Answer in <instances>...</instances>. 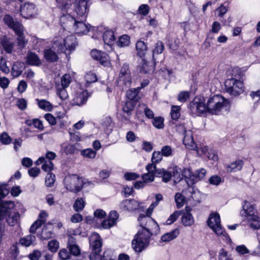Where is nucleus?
I'll list each match as a JSON object with an SVG mask.
<instances>
[{
  "label": "nucleus",
  "instance_id": "obj_1",
  "mask_svg": "<svg viewBox=\"0 0 260 260\" xmlns=\"http://www.w3.org/2000/svg\"><path fill=\"white\" fill-rule=\"evenodd\" d=\"M230 107L229 100L221 94L210 96L206 104L200 99L196 98L189 105L190 113L193 115H199L205 112L212 115H219L228 111Z\"/></svg>",
  "mask_w": 260,
  "mask_h": 260
},
{
  "label": "nucleus",
  "instance_id": "obj_2",
  "mask_svg": "<svg viewBox=\"0 0 260 260\" xmlns=\"http://www.w3.org/2000/svg\"><path fill=\"white\" fill-rule=\"evenodd\" d=\"M60 37H57L54 39L53 40V47L57 48V52L58 53L65 52L66 51H69L71 52L75 50L76 46L78 45V42L77 39L74 35H71L64 37L66 34L65 30H62V32L60 31Z\"/></svg>",
  "mask_w": 260,
  "mask_h": 260
},
{
  "label": "nucleus",
  "instance_id": "obj_3",
  "mask_svg": "<svg viewBox=\"0 0 260 260\" xmlns=\"http://www.w3.org/2000/svg\"><path fill=\"white\" fill-rule=\"evenodd\" d=\"M4 21L6 25L14 30L17 36V40L18 47L20 49L24 48L28 41L24 36V27L22 24L17 21H15L13 17L9 15L4 16Z\"/></svg>",
  "mask_w": 260,
  "mask_h": 260
},
{
  "label": "nucleus",
  "instance_id": "obj_4",
  "mask_svg": "<svg viewBox=\"0 0 260 260\" xmlns=\"http://www.w3.org/2000/svg\"><path fill=\"white\" fill-rule=\"evenodd\" d=\"M140 226L142 228L138 232H142L146 237L150 239L153 235L157 234L160 230L157 223L151 217L141 215L138 217Z\"/></svg>",
  "mask_w": 260,
  "mask_h": 260
},
{
  "label": "nucleus",
  "instance_id": "obj_5",
  "mask_svg": "<svg viewBox=\"0 0 260 260\" xmlns=\"http://www.w3.org/2000/svg\"><path fill=\"white\" fill-rule=\"evenodd\" d=\"M254 209L253 205L245 201L241 214L246 217L250 227L253 229H258L260 228V220L258 216L254 214Z\"/></svg>",
  "mask_w": 260,
  "mask_h": 260
},
{
  "label": "nucleus",
  "instance_id": "obj_6",
  "mask_svg": "<svg viewBox=\"0 0 260 260\" xmlns=\"http://www.w3.org/2000/svg\"><path fill=\"white\" fill-rule=\"evenodd\" d=\"M63 181L65 188L71 192L76 193L80 191L83 188V177L77 174L67 175Z\"/></svg>",
  "mask_w": 260,
  "mask_h": 260
},
{
  "label": "nucleus",
  "instance_id": "obj_7",
  "mask_svg": "<svg viewBox=\"0 0 260 260\" xmlns=\"http://www.w3.org/2000/svg\"><path fill=\"white\" fill-rule=\"evenodd\" d=\"M224 85L226 92L232 96H238L244 91L243 82L233 78L226 79Z\"/></svg>",
  "mask_w": 260,
  "mask_h": 260
},
{
  "label": "nucleus",
  "instance_id": "obj_8",
  "mask_svg": "<svg viewBox=\"0 0 260 260\" xmlns=\"http://www.w3.org/2000/svg\"><path fill=\"white\" fill-rule=\"evenodd\" d=\"M208 225L217 235H222L225 237L227 234L221 226L220 216L217 213H212L210 214L207 220Z\"/></svg>",
  "mask_w": 260,
  "mask_h": 260
},
{
  "label": "nucleus",
  "instance_id": "obj_9",
  "mask_svg": "<svg viewBox=\"0 0 260 260\" xmlns=\"http://www.w3.org/2000/svg\"><path fill=\"white\" fill-rule=\"evenodd\" d=\"M149 243V238L146 237L142 232H138L132 241V247L135 252H141L148 246Z\"/></svg>",
  "mask_w": 260,
  "mask_h": 260
},
{
  "label": "nucleus",
  "instance_id": "obj_10",
  "mask_svg": "<svg viewBox=\"0 0 260 260\" xmlns=\"http://www.w3.org/2000/svg\"><path fill=\"white\" fill-rule=\"evenodd\" d=\"M207 172L205 169L201 168L192 172L189 169L184 171V176L188 186H192L195 183L200 181L206 175Z\"/></svg>",
  "mask_w": 260,
  "mask_h": 260
},
{
  "label": "nucleus",
  "instance_id": "obj_11",
  "mask_svg": "<svg viewBox=\"0 0 260 260\" xmlns=\"http://www.w3.org/2000/svg\"><path fill=\"white\" fill-rule=\"evenodd\" d=\"M21 16L25 19L35 18L38 14V10L33 3H25L20 7Z\"/></svg>",
  "mask_w": 260,
  "mask_h": 260
},
{
  "label": "nucleus",
  "instance_id": "obj_12",
  "mask_svg": "<svg viewBox=\"0 0 260 260\" xmlns=\"http://www.w3.org/2000/svg\"><path fill=\"white\" fill-rule=\"evenodd\" d=\"M69 21L71 23H74V30L76 33L79 34H85L89 31L88 25L85 24L83 21L85 19L81 18L80 21L76 20L75 19L71 16L68 17Z\"/></svg>",
  "mask_w": 260,
  "mask_h": 260
},
{
  "label": "nucleus",
  "instance_id": "obj_13",
  "mask_svg": "<svg viewBox=\"0 0 260 260\" xmlns=\"http://www.w3.org/2000/svg\"><path fill=\"white\" fill-rule=\"evenodd\" d=\"M75 10L79 18L85 19L88 12L87 0H78L75 4Z\"/></svg>",
  "mask_w": 260,
  "mask_h": 260
},
{
  "label": "nucleus",
  "instance_id": "obj_14",
  "mask_svg": "<svg viewBox=\"0 0 260 260\" xmlns=\"http://www.w3.org/2000/svg\"><path fill=\"white\" fill-rule=\"evenodd\" d=\"M146 169L148 172L142 175V178L143 181L145 183L153 182L154 177H156V172L157 171L155 165L149 164L146 166Z\"/></svg>",
  "mask_w": 260,
  "mask_h": 260
},
{
  "label": "nucleus",
  "instance_id": "obj_15",
  "mask_svg": "<svg viewBox=\"0 0 260 260\" xmlns=\"http://www.w3.org/2000/svg\"><path fill=\"white\" fill-rule=\"evenodd\" d=\"M90 245L92 249V253L90 254H99V252L101 251L102 242L98 234H95L91 237Z\"/></svg>",
  "mask_w": 260,
  "mask_h": 260
},
{
  "label": "nucleus",
  "instance_id": "obj_16",
  "mask_svg": "<svg viewBox=\"0 0 260 260\" xmlns=\"http://www.w3.org/2000/svg\"><path fill=\"white\" fill-rule=\"evenodd\" d=\"M90 95L87 90L78 91L73 100V104L77 106L84 104Z\"/></svg>",
  "mask_w": 260,
  "mask_h": 260
},
{
  "label": "nucleus",
  "instance_id": "obj_17",
  "mask_svg": "<svg viewBox=\"0 0 260 260\" xmlns=\"http://www.w3.org/2000/svg\"><path fill=\"white\" fill-rule=\"evenodd\" d=\"M57 52V48L55 49L52 46V48L46 49L44 51V56L45 59L49 62H54L57 61L59 59Z\"/></svg>",
  "mask_w": 260,
  "mask_h": 260
},
{
  "label": "nucleus",
  "instance_id": "obj_18",
  "mask_svg": "<svg viewBox=\"0 0 260 260\" xmlns=\"http://www.w3.org/2000/svg\"><path fill=\"white\" fill-rule=\"evenodd\" d=\"M139 206V203L134 199L124 200L120 204L121 209L128 211L136 210L138 208Z\"/></svg>",
  "mask_w": 260,
  "mask_h": 260
},
{
  "label": "nucleus",
  "instance_id": "obj_19",
  "mask_svg": "<svg viewBox=\"0 0 260 260\" xmlns=\"http://www.w3.org/2000/svg\"><path fill=\"white\" fill-rule=\"evenodd\" d=\"M90 54L94 59L99 61L102 64H105L108 61V55L104 52L94 49L91 50Z\"/></svg>",
  "mask_w": 260,
  "mask_h": 260
},
{
  "label": "nucleus",
  "instance_id": "obj_20",
  "mask_svg": "<svg viewBox=\"0 0 260 260\" xmlns=\"http://www.w3.org/2000/svg\"><path fill=\"white\" fill-rule=\"evenodd\" d=\"M115 257L113 252L110 249L106 250L102 256L95 254L89 256L90 260H114Z\"/></svg>",
  "mask_w": 260,
  "mask_h": 260
},
{
  "label": "nucleus",
  "instance_id": "obj_21",
  "mask_svg": "<svg viewBox=\"0 0 260 260\" xmlns=\"http://www.w3.org/2000/svg\"><path fill=\"white\" fill-rule=\"evenodd\" d=\"M183 193L186 196V199L189 201L200 202L199 199L197 198L199 192L196 191L192 186H188V187L183 190Z\"/></svg>",
  "mask_w": 260,
  "mask_h": 260
},
{
  "label": "nucleus",
  "instance_id": "obj_22",
  "mask_svg": "<svg viewBox=\"0 0 260 260\" xmlns=\"http://www.w3.org/2000/svg\"><path fill=\"white\" fill-rule=\"evenodd\" d=\"M26 62L30 66H40L41 61L39 56L35 53L28 52L26 55Z\"/></svg>",
  "mask_w": 260,
  "mask_h": 260
},
{
  "label": "nucleus",
  "instance_id": "obj_23",
  "mask_svg": "<svg viewBox=\"0 0 260 260\" xmlns=\"http://www.w3.org/2000/svg\"><path fill=\"white\" fill-rule=\"evenodd\" d=\"M119 75L118 79L117 80L118 85L121 87L122 90L126 89L127 88L130 87L131 85V75H129L128 77L126 76Z\"/></svg>",
  "mask_w": 260,
  "mask_h": 260
},
{
  "label": "nucleus",
  "instance_id": "obj_24",
  "mask_svg": "<svg viewBox=\"0 0 260 260\" xmlns=\"http://www.w3.org/2000/svg\"><path fill=\"white\" fill-rule=\"evenodd\" d=\"M103 40L105 44L112 45L115 40L114 32L112 30H105L103 35Z\"/></svg>",
  "mask_w": 260,
  "mask_h": 260
},
{
  "label": "nucleus",
  "instance_id": "obj_25",
  "mask_svg": "<svg viewBox=\"0 0 260 260\" xmlns=\"http://www.w3.org/2000/svg\"><path fill=\"white\" fill-rule=\"evenodd\" d=\"M179 234V230L178 229H175L162 235L160 239L161 241L164 242H170L177 238Z\"/></svg>",
  "mask_w": 260,
  "mask_h": 260
},
{
  "label": "nucleus",
  "instance_id": "obj_26",
  "mask_svg": "<svg viewBox=\"0 0 260 260\" xmlns=\"http://www.w3.org/2000/svg\"><path fill=\"white\" fill-rule=\"evenodd\" d=\"M156 177H161L164 182H168L172 178V174L171 172L164 169H158L156 172Z\"/></svg>",
  "mask_w": 260,
  "mask_h": 260
},
{
  "label": "nucleus",
  "instance_id": "obj_27",
  "mask_svg": "<svg viewBox=\"0 0 260 260\" xmlns=\"http://www.w3.org/2000/svg\"><path fill=\"white\" fill-rule=\"evenodd\" d=\"M189 211L190 209L189 210L186 209V212L183 214L181 217L182 224L185 226H191L194 223L193 217L189 212Z\"/></svg>",
  "mask_w": 260,
  "mask_h": 260
},
{
  "label": "nucleus",
  "instance_id": "obj_28",
  "mask_svg": "<svg viewBox=\"0 0 260 260\" xmlns=\"http://www.w3.org/2000/svg\"><path fill=\"white\" fill-rule=\"evenodd\" d=\"M165 49L164 44L160 41H158L154 45L153 50L152 59L154 62L156 61V56L162 53Z\"/></svg>",
  "mask_w": 260,
  "mask_h": 260
},
{
  "label": "nucleus",
  "instance_id": "obj_29",
  "mask_svg": "<svg viewBox=\"0 0 260 260\" xmlns=\"http://www.w3.org/2000/svg\"><path fill=\"white\" fill-rule=\"evenodd\" d=\"M23 64L21 62H15L11 69V74L14 78L18 77L22 72Z\"/></svg>",
  "mask_w": 260,
  "mask_h": 260
},
{
  "label": "nucleus",
  "instance_id": "obj_30",
  "mask_svg": "<svg viewBox=\"0 0 260 260\" xmlns=\"http://www.w3.org/2000/svg\"><path fill=\"white\" fill-rule=\"evenodd\" d=\"M136 48L137 51V54L140 57H144L147 50V45L144 42L142 41H138L136 44Z\"/></svg>",
  "mask_w": 260,
  "mask_h": 260
},
{
  "label": "nucleus",
  "instance_id": "obj_31",
  "mask_svg": "<svg viewBox=\"0 0 260 260\" xmlns=\"http://www.w3.org/2000/svg\"><path fill=\"white\" fill-rule=\"evenodd\" d=\"M1 43L5 50L7 53H10L12 52L14 44V42L11 41L9 38L4 36L2 39Z\"/></svg>",
  "mask_w": 260,
  "mask_h": 260
},
{
  "label": "nucleus",
  "instance_id": "obj_32",
  "mask_svg": "<svg viewBox=\"0 0 260 260\" xmlns=\"http://www.w3.org/2000/svg\"><path fill=\"white\" fill-rule=\"evenodd\" d=\"M38 107L45 111H51L53 109V105L46 100L36 99Z\"/></svg>",
  "mask_w": 260,
  "mask_h": 260
},
{
  "label": "nucleus",
  "instance_id": "obj_33",
  "mask_svg": "<svg viewBox=\"0 0 260 260\" xmlns=\"http://www.w3.org/2000/svg\"><path fill=\"white\" fill-rule=\"evenodd\" d=\"M243 161L241 160H237L231 164L226 167L228 172H236L240 170L243 167Z\"/></svg>",
  "mask_w": 260,
  "mask_h": 260
},
{
  "label": "nucleus",
  "instance_id": "obj_34",
  "mask_svg": "<svg viewBox=\"0 0 260 260\" xmlns=\"http://www.w3.org/2000/svg\"><path fill=\"white\" fill-rule=\"evenodd\" d=\"M139 89L140 88L138 87L137 88L129 89L127 91L126 97L127 98L128 100L132 101L134 102V103H135L136 102L138 101L139 99V96L138 95Z\"/></svg>",
  "mask_w": 260,
  "mask_h": 260
},
{
  "label": "nucleus",
  "instance_id": "obj_35",
  "mask_svg": "<svg viewBox=\"0 0 260 260\" xmlns=\"http://www.w3.org/2000/svg\"><path fill=\"white\" fill-rule=\"evenodd\" d=\"M53 235V228L51 224H49V226L48 225H45L43 229L41 234V238L42 239H48L50 238Z\"/></svg>",
  "mask_w": 260,
  "mask_h": 260
},
{
  "label": "nucleus",
  "instance_id": "obj_36",
  "mask_svg": "<svg viewBox=\"0 0 260 260\" xmlns=\"http://www.w3.org/2000/svg\"><path fill=\"white\" fill-rule=\"evenodd\" d=\"M55 88L57 94L62 100H65L68 97V93L66 90L67 87H62L59 85V83H55Z\"/></svg>",
  "mask_w": 260,
  "mask_h": 260
},
{
  "label": "nucleus",
  "instance_id": "obj_37",
  "mask_svg": "<svg viewBox=\"0 0 260 260\" xmlns=\"http://www.w3.org/2000/svg\"><path fill=\"white\" fill-rule=\"evenodd\" d=\"M183 135V144L186 146H192L194 144L192 132L191 131H186Z\"/></svg>",
  "mask_w": 260,
  "mask_h": 260
},
{
  "label": "nucleus",
  "instance_id": "obj_38",
  "mask_svg": "<svg viewBox=\"0 0 260 260\" xmlns=\"http://www.w3.org/2000/svg\"><path fill=\"white\" fill-rule=\"evenodd\" d=\"M185 199H186V196L182 193H176L175 196V200L176 203L177 207L180 208L182 207L184 203Z\"/></svg>",
  "mask_w": 260,
  "mask_h": 260
},
{
  "label": "nucleus",
  "instance_id": "obj_39",
  "mask_svg": "<svg viewBox=\"0 0 260 260\" xmlns=\"http://www.w3.org/2000/svg\"><path fill=\"white\" fill-rule=\"evenodd\" d=\"M20 215L18 212L11 213L7 219L8 224L10 226H14L18 223Z\"/></svg>",
  "mask_w": 260,
  "mask_h": 260
},
{
  "label": "nucleus",
  "instance_id": "obj_40",
  "mask_svg": "<svg viewBox=\"0 0 260 260\" xmlns=\"http://www.w3.org/2000/svg\"><path fill=\"white\" fill-rule=\"evenodd\" d=\"M36 241V237L32 235H29L21 238L20 240V243L25 246H29Z\"/></svg>",
  "mask_w": 260,
  "mask_h": 260
},
{
  "label": "nucleus",
  "instance_id": "obj_41",
  "mask_svg": "<svg viewBox=\"0 0 260 260\" xmlns=\"http://www.w3.org/2000/svg\"><path fill=\"white\" fill-rule=\"evenodd\" d=\"M134 102L127 100L122 106L123 111L126 113L127 115L131 114V112L133 110L135 107Z\"/></svg>",
  "mask_w": 260,
  "mask_h": 260
},
{
  "label": "nucleus",
  "instance_id": "obj_42",
  "mask_svg": "<svg viewBox=\"0 0 260 260\" xmlns=\"http://www.w3.org/2000/svg\"><path fill=\"white\" fill-rule=\"evenodd\" d=\"M116 43L120 47L128 46L130 43V38L127 35H122L119 38Z\"/></svg>",
  "mask_w": 260,
  "mask_h": 260
},
{
  "label": "nucleus",
  "instance_id": "obj_43",
  "mask_svg": "<svg viewBox=\"0 0 260 260\" xmlns=\"http://www.w3.org/2000/svg\"><path fill=\"white\" fill-rule=\"evenodd\" d=\"M170 114L173 120H178L180 117V107L179 106H172Z\"/></svg>",
  "mask_w": 260,
  "mask_h": 260
},
{
  "label": "nucleus",
  "instance_id": "obj_44",
  "mask_svg": "<svg viewBox=\"0 0 260 260\" xmlns=\"http://www.w3.org/2000/svg\"><path fill=\"white\" fill-rule=\"evenodd\" d=\"M85 206V202L82 198H77L75 201L73 207L75 211H82Z\"/></svg>",
  "mask_w": 260,
  "mask_h": 260
},
{
  "label": "nucleus",
  "instance_id": "obj_45",
  "mask_svg": "<svg viewBox=\"0 0 260 260\" xmlns=\"http://www.w3.org/2000/svg\"><path fill=\"white\" fill-rule=\"evenodd\" d=\"M72 81L71 77L70 74H65L61 78V84L59 85L64 87H68Z\"/></svg>",
  "mask_w": 260,
  "mask_h": 260
},
{
  "label": "nucleus",
  "instance_id": "obj_46",
  "mask_svg": "<svg viewBox=\"0 0 260 260\" xmlns=\"http://www.w3.org/2000/svg\"><path fill=\"white\" fill-rule=\"evenodd\" d=\"M48 247L51 252H55L59 248V243L56 240H51L48 243Z\"/></svg>",
  "mask_w": 260,
  "mask_h": 260
},
{
  "label": "nucleus",
  "instance_id": "obj_47",
  "mask_svg": "<svg viewBox=\"0 0 260 260\" xmlns=\"http://www.w3.org/2000/svg\"><path fill=\"white\" fill-rule=\"evenodd\" d=\"M164 118L161 117H158L153 118L152 124L157 128H162L164 127Z\"/></svg>",
  "mask_w": 260,
  "mask_h": 260
},
{
  "label": "nucleus",
  "instance_id": "obj_48",
  "mask_svg": "<svg viewBox=\"0 0 260 260\" xmlns=\"http://www.w3.org/2000/svg\"><path fill=\"white\" fill-rule=\"evenodd\" d=\"M55 176L53 173H48L46 176L45 184L47 187H51L54 183Z\"/></svg>",
  "mask_w": 260,
  "mask_h": 260
},
{
  "label": "nucleus",
  "instance_id": "obj_49",
  "mask_svg": "<svg viewBox=\"0 0 260 260\" xmlns=\"http://www.w3.org/2000/svg\"><path fill=\"white\" fill-rule=\"evenodd\" d=\"M218 260H233V259L231 255L226 251L224 249H221L219 253Z\"/></svg>",
  "mask_w": 260,
  "mask_h": 260
},
{
  "label": "nucleus",
  "instance_id": "obj_50",
  "mask_svg": "<svg viewBox=\"0 0 260 260\" xmlns=\"http://www.w3.org/2000/svg\"><path fill=\"white\" fill-rule=\"evenodd\" d=\"M162 158V154L159 151H154L151 158L152 164H154L160 162Z\"/></svg>",
  "mask_w": 260,
  "mask_h": 260
},
{
  "label": "nucleus",
  "instance_id": "obj_51",
  "mask_svg": "<svg viewBox=\"0 0 260 260\" xmlns=\"http://www.w3.org/2000/svg\"><path fill=\"white\" fill-rule=\"evenodd\" d=\"M189 92L186 91L180 92L177 96V100L182 103L185 102L189 98Z\"/></svg>",
  "mask_w": 260,
  "mask_h": 260
},
{
  "label": "nucleus",
  "instance_id": "obj_52",
  "mask_svg": "<svg viewBox=\"0 0 260 260\" xmlns=\"http://www.w3.org/2000/svg\"><path fill=\"white\" fill-rule=\"evenodd\" d=\"M180 215V211H176L173 214H172L169 218L167 220L166 223L168 225L171 224L174 221H175Z\"/></svg>",
  "mask_w": 260,
  "mask_h": 260
},
{
  "label": "nucleus",
  "instance_id": "obj_53",
  "mask_svg": "<svg viewBox=\"0 0 260 260\" xmlns=\"http://www.w3.org/2000/svg\"><path fill=\"white\" fill-rule=\"evenodd\" d=\"M81 154L84 156L93 158H94L96 155V152L91 149H86L82 150Z\"/></svg>",
  "mask_w": 260,
  "mask_h": 260
},
{
  "label": "nucleus",
  "instance_id": "obj_54",
  "mask_svg": "<svg viewBox=\"0 0 260 260\" xmlns=\"http://www.w3.org/2000/svg\"><path fill=\"white\" fill-rule=\"evenodd\" d=\"M12 139L7 133H3L0 135V141L4 144H9L11 142Z\"/></svg>",
  "mask_w": 260,
  "mask_h": 260
},
{
  "label": "nucleus",
  "instance_id": "obj_55",
  "mask_svg": "<svg viewBox=\"0 0 260 260\" xmlns=\"http://www.w3.org/2000/svg\"><path fill=\"white\" fill-rule=\"evenodd\" d=\"M0 70L5 74H8L10 72V69L7 66L6 61L3 57L0 58Z\"/></svg>",
  "mask_w": 260,
  "mask_h": 260
},
{
  "label": "nucleus",
  "instance_id": "obj_56",
  "mask_svg": "<svg viewBox=\"0 0 260 260\" xmlns=\"http://www.w3.org/2000/svg\"><path fill=\"white\" fill-rule=\"evenodd\" d=\"M173 150L172 148L168 145L165 146L161 149V153L162 155L168 157L172 155Z\"/></svg>",
  "mask_w": 260,
  "mask_h": 260
},
{
  "label": "nucleus",
  "instance_id": "obj_57",
  "mask_svg": "<svg viewBox=\"0 0 260 260\" xmlns=\"http://www.w3.org/2000/svg\"><path fill=\"white\" fill-rule=\"evenodd\" d=\"M85 79L87 83H92L97 81L96 75L92 72L87 73L85 76Z\"/></svg>",
  "mask_w": 260,
  "mask_h": 260
},
{
  "label": "nucleus",
  "instance_id": "obj_58",
  "mask_svg": "<svg viewBox=\"0 0 260 260\" xmlns=\"http://www.w3.org/2000/svg\"><path fill=\"white\" fill-rule=\"evenodd\" d=\"M70 255V252L66 249L60 250L58 253V256L62 260H66L69 258Z\"/></svg>",
  "mask_w": 260,
  "mask_h": 260
},
{
  "label": "nucleus",
  "instance_id": "obj_59",
  "mask_svg": "<svg viewBox=\"0 0 260 260\" xmlns=\"http://www.w3.org/2000/svg\"><path fill=\"white\" fill-rule=\"evenodd\" d=\"M53 164L52 161L50 160L44 161L43 165L42 166V169L45 172H49L53 169Z\"/></svg>",
  "mask_w": 260,
  "mask_h": 260
},
{
  "label": "nucleus",
  "instance_id": "obj_60",
  "mask_svg": "<svg viewBox=\"0 0 260 260\" xmlns=\"http://www.w3.org/2000/svg\"><path fill=\"white\" fill-rule=\"evenodd\" d=\"M69 249L70 254L77 256L80 254V249L79 246L76 244L69 245Z\"/></svg>",
  "mask_w": 260,
  "mask_h": 260
},
{
  "label": "nucleus",
  "instance_id": "obj_61",
  "mask_svg": "<svg viewBox=\"0 0 260 260\" xmlns=\"http://www.w3.org/2000/svg\"><path fill=\"white\" fill-rule=\"evenodd\" d=\"M129 75H131L129 66L128 64L124 63L120 70L119 75H121V76L125 75L126 77H128Z\"/></svg>",
  "mask_w": 260,
  "mask_h": 260
},
{
  "label": "nucleus",
  "instance_id": "obj_62",
  "mask_svg": "<svg viewBox=\"0 0 260 260\" xmlns=\"http://www.w3.org/2000/svg\"><path fill=\"white\" fill-rule=\"evenodd\" d=\"M44 118L52 125H55L57 122L56 118L52 114L47 113L45 114Z\"/></svg>",
  "mask_w": 260,
  "mask_h": 260
},
{
  "label": "nucleus",
  "instance_id": "obj_63",
  "mask_svg": "<svg viewBox=\"0 0 260 260\" xmlns=\"http://www.w3.org/2000/svg\"><path fill=\"white\" fill-rule=\"evenodd\" d=\"M140 177L139 175L133 172H127L124 174V178L127 180H134Z\"/></svg>",
  "mask_w": 260,
  "mask_h": 260
},
{
  "label": "nucleus",
  "instance_id": "obj_64",
  "mask_svg": "<svg viewBox=\"0 0 260 260\" xmlns=\"http://www.w3.org/2000/svg\"><path fill=\"white\" fill-rule=\"evenodd\" d=\"M76 149V146L72 144H68L63 148L64 152L67 154L74 153Z\"/></svg>",
  "mask_w": 260,
  "mask_h": 260
}]
</instances>
